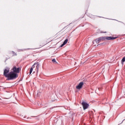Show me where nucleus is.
<instances>
[{
    "label": "nucleus",
    "mask_w": 125,
    "mask_h": 125,
    "mask_svg": "<svg viewBox=\"0 0 125 125\" xmlns=\"http://www.w3.org/2000/svg\"><path fill=\"white\" fill-rule=\"evenodd\" d=\"M122 62H125V57H124L122 60Z\"/></svg>",
    "instance_id": "ddd939ff"
},
{
    "label": "nucleus",
    "mask_w": 125,
    "mask_h": 125,
    "mask_svg": "<svg viewBox=\"0 0 125 125\" xmlns=\"http://www.w3.org/2000/svg\"><path fill=\"white\" fill-rule=\"evenodd\" d=\"M36 71L38 73L39 72V68H40V63L39 62H36L34 64L33 66H36Z\"/></svg>",
    "instance_id": "0eeeda50"
},
{
    "label": "nucleus",
    "mask_w": 125,
    "mask_h": 125,
    "mask_svg": "<svg viewBox=\"0 0 125 125\" xmlns=\"http://www.w3.org/2000/svg\"><path fill=\"white\" fill-rule=\"evenodd\" d=\"M67 42H68V39H66L63 43L61 45V47H62V46H64V45H65V44H66V43H67Z\"/></svg>",
    "instance_id": "1a4fd4ad"
},
{
    "label": "nucleus",
    "mask_w": 125,
    "mask_h": 125,
    "mask_svg": "<svg viewBox=\"0 0 125 125\" xmlns=\"http://www.w3.org/2000/svg\"><path fill=\"white\" fill-rule=\"evenodd\" d=\"M32 72H33V67H31L30 69L29 74L31 75L32 74Z\"/></svg>",
    "instance_id": "9d476101"
},
{
    "label": "nucleus",
    "mask_w": 125,
    "mask_h": 125,
    "mask_svg": "<svg viewBox=\"0 0 125 125\" xmlns=\"http://www.w3.org/2000/svg\"><path fill=\"white\" fill-rule=\"evenodd\" d=\"M98 90H101V88H98Z\"/></svg>",
    "instance_id": "2eb2a0df"
},
{
    "label": "nucleus",
    "mask_w": 125,
    "mask_h": 125,
    "mask_svg": "<svg viewBox=\"0 0 125 125\" xmlns=\"http://www.w3.org/2000/svg\"><path fill=\"white\" fill-rule=\"evenodd\" d=\"M13 70V72H14V73H16V74H17L18 73H20V67H16V66H14L12 69Z\"/></svg>",
    "instance_id": "7ed1b4c3"
},
{
    "label": "nucleus",
    "mask_w": 125,
    "mask_h": 125,
    "mask_svg": "<svg viewBox=\"0 0 125 125\" xmlns=\"http://www.w3.org/2000/svg\"><path fill=\"white\" fill-rule=\"evenodd\" d=\"M9 73V68H6L4 70L3 75L4 76H5L6 78H7Z\"/></svg>",
    "instance_id": "39448f33"
},
{
    "label": "nucleus",
    "mask_w": 125,
    "mask_h": 125,
    "mask_svg": "<svg viewBox=\"0 0 125 125\" xmlns=\"http://www.w3.org/2000/svg\"><path fill=\"white\" fill-rule=\"evenodd\" d=\"M103 41H105V37H100L96 39V42L97 43H99V42H103Z\"/></svg>",
    "instance_id": "20e7f679"
},
{
    "label": "nucleus",
    "mask_w": 125,
    "mask_h": 125,
    "mask_svg": "<svg viewBox=\"0 0 125 125\" xmlns=\"http://www.w3.org/2000/svg\"><path fill=\"white\" fill-rule=\"evenodd\" d=\"M18 77V75H17V73L14 72L13 71H11L8 73V75L7 78L8 80H15V79H17Z\"/></svg>",
    "instance_id": "f257e3e1"
},
{
    "label": "nucleus",
    "mask_w": 125,
    "mask_h": 125,
    "mask_svg": "<svg viewBox=\"0 0 125 125\" xmlns=\"http://www.w3.org/2000/svg\"><path fill=\"white\" fill-rule=\"evenodd\" d=\"M116 38L113 37H105V40H107L108 41H111L112 40H115Z\"/></svg>",
    "instance_id": "6e6552de"
},
{
    "label": "nucleus",
    "mask_w": 125,
    "mask_h": 125,
    "mask_svg": "<svg viewBox=\"0 0 125 125\" xmlns=\"http://www.w3.org/2000/svg\"><path fill=\"white\" fill-rule=\"evenodd\" d=\"M104 33H106V32H104Z\"/></svg>",
    "instance_id": "f3484780"
},
{
    "label": "nucleus",
    "mask_w": 125,
    "mask_h": 125,
    "mask_svg": "<svg viewBox=\"0 0 125 125\" xmlns=\"http://www.w3.org/2000/svg\"><path fill=\"white\" fill-rule=\"evenodd\" d=\"M52 62H55V63H57V62H56V60H55V59H52Z\"/></svg>",
    "instance_id": "9b49d317"
},
{
    "label": "nucleus",
    "mask_w": 125,
    "mask_h": 125,
    "mask_svg": "<svg viewBox=\"0 0 125 125\" xmlns=\"http://www.w3.org/2000/svg\"><path fill=\"white\" fill-rule=\"evenodd\" d=\"M83 82H80L79 84L76 86L77 89H81V88L83 87Z\"/></svg>",
    "instance_id": "423d86ee"
},
{
    "label": "nucleus",
    "mask_w": 125,
    "mask_h": 125,
    "mask_svg": "<svg viewBox=\"0 0 125 125\" xmlns=\"http://www.w3.org/2000/svg\"><path fill=\"white\" fill-rule=\"evenodd\" d=\"M82 105L83 107V110H86L88 107H89V104L84 102L82 103Z\"/></svg>",
    "instance_id": "f03ea898"
},
{
    "label": "nucleus",
    "mask_w": 125,
    "mask_h": 125,
    "mask_svg": "<svg viewBox=\"0 0 125 125\" xmlns=\"http://www.w3.org/2000/svg\"><path fill=\"white\" fill-rule=\"evenodd\" d=\"M8 95H10V93H8Z\"/></svg>",
    "instance_id": "dca6fc26"
},
{
    "label": "nucleus",
    "mask_w": 125,
    "mask_h": 125,
    "mask_svg": "<svg viewBox=\"0 0 125 125\" xmlns=\"http://www.w3.org/2000/svg\"><path fill=\"white\" fill-rule=\"evenodd\" d=\"M12 53H13V55L14 56H16V55H17V54H16V53H15L14 51H12Z\"/></svg>",
    "instance_id": "f8f14e48"
},
{
    "label": "nucleus",
    "mask_w": 125,
    "mask_h": 125,
    "mask_svg": "<svg viewBox=\"0 0 125 125\" xmlns=\"http://www.w3.org/2000/svg\"><path fill=\"white\" fill-rule=\"evenodd\" d=\"M12 95H10L9 97L8 98H7L6 99H9V98H10V97H11Z\"/></svg>",
    "instance_id": "4468645a"
}]
</instances>
